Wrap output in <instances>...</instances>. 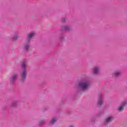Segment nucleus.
I'll return each mask as SVG.
<instances>
[{"instance_id":"3","label":"nucleus","mask_w":127,"mask_h":127,"mask_svg":"<svg viewBox=\"0 0 127 127\" xmlns=\"http://www.w3.org/2000/svg\"><path fill=\"white\" fill-rule=\"evenodd\" d=\"M127 101H126L125 102H124L122 105L118 108V111H119V112H122V111L124 110V108L125 107V106H126V105H127Z\"/></svg>"},{"instance_id":"13","label":"nucleus","mask_w":127,"mask_h":127,"mask_svg":"<svg viewBox=\"0 0 127 127\" xmlns=\"http://www.w3.org/2000/svg\"><path fill=\"white\" fill-rule=\"evenodd\" d=\"M17 38H18V37L17 36V35H15L13 37V40H16Z\"/></svg>"},{"instance_id":"12","label":"nucleus","mask_w":127,"mask_h":127,"mask_svg":"<svg viewBox=\"0 0 127 127\" xmlns=\"http://www.w3.org/2000/svg\"><path fill=\"white\" fill-rule=\"evenodd\" d=\"M30 48L29 45H27V46H25V50H28V49Z\"/></svg>"},{"instance_id":"11","label":"nucleus","mask_w":127,"mask_h":127,"mask_svg":"<svg viewBox=\"0 0 127 127\" xmlns=\"http://www.w3.org/2000/svg\"><path fill=\"white\" fill-rule=\"evenodd\" d=\"M93 72L94 74H97L99 72V67H96L93 69Z\"/></svg>"},{"instance_id":"8","label":"nucleus","mask_w":127,"mask_h":127,"mask_svg":"<svg viewBox=\"0 0 127 127\" xmlns=\"http://www.w3.org/2000/svg\"><path fill=\"white\" fill-rule=\"evenodd\" d=\"M97 104L100 107H101V106H102V105H103V100H102V98H99L98 102H97Z\"/></svg>"},{"instance_id":"2","label":"nucleus","mask_w":127,"mask_h":127,"mask_svg":"<svg viewBox=\"0 0 127 127\" xmlns=\"http://www.w3.org/2000/svg\"><path fill=\"white\" fill-rule=\"evenodd\" d=\"M90 86V83L87 81H82L79 84V88L81 90H87Z\"/></svg>"},{"instance_id":"7","label":"nucleus","mask_w":127,"mask_h":127,"mask_svg":"<svg viewBox=\"0 0 127 127\" xmlns=\"http://www.w3.org/2000/svg\"><path fill=\"white\" fill-rule=\"evenodd\" d=\"M34 35H35V33L34 32L30 33L28 36V39H31V38H32Z\"/></svg>"},{"instance_id":"14","label":"nucleus","mask_w":127,"mask_h":127,"mask_svg":"<svg viewBox=\"0 0 127 127\" xmlns=\"http://www.w3.org/2000/svg\"><path fill=\"white\" fill-rule=\"evenodd\" d=\"M66 20V18H64L63 19V22H64Z\"/></svg>"},{"instance_id":"5","label":"nucleus","mask_w":127,"mask_h":127,"mask_svg":"<svg viewBox=\"0 0 127 127\" xmlns=\"http://www.w3.org/2000/svg\"><path fill=\"white\" fill-rule=\"evenodd\" d=\"M114 120V118L112 117H108L105 121V123L106 124H109V123H111V122H112Z\"/></svg>"},{"instance_id":"1","label":"nucleus","mask_w":127,"mask_h":127,"mask_svg":"<svg viewBox=\"0 0 127 127\" xmlns=\"http://www.w3.org/2000/svg\"><path fill=\"white\" fill-rule=\"evenodd\" d=\"M26 64H27V63L24 62L22 64V69L23 71L20 73L21 80H22V81H24L26 78V70H25V66H26Z\"/></svg>"},{"instance_id":"9","label":"nucleus","mask_w":127,"mask_h":127,"mask_svg":"<svg viewBox=\"0 0 127 127\" xmlns=\"http://www.w3.org/2000/svg\"><path fill=\"white\" fill-rule=\"evenodd\" d=\"M114 76H121V75H122V73H121V72L119 71H116L115 72H114Z\"/></svg>"},{"instance_id":"10","label":"nucleus","mask_w":127,"mask_h":127,"mask_svg":"<svg viewBox=\"0 0 127 127\" xmlns=\"http://www.w3.org/2000/svg\"><path fill=\"white\" fill-rule=\"evenodd\" d=\"M57 122V120H56V119L55 118H53L52 119L51 122H50L51 125H54V124H55V123H56Z\"/></svg>"},{"instance_id":"6","label":"nucleus","mask_w":127,"mask_h":127,"mask_svg":"<svg viewBox=\"0 0 127 127\" xmlns=\"http://www.w3.org/2000/svg\"><path fill=\"white\" fill-rule=\"evenodd\" d=\"M63 30H65L66 31H69L71 28L67 26H64L62 27Z\"/></svg>"},{"instance_id":"4","label":"nucleus","mask_w":127,"mask_h":127,"mask_svg":"<svg viewBox=\"0 0 127 127\" xmlns=\"http://www.w3.org/2000/svg\"><path fill=\"white\" fill-rule=\"evenodd\" d=\"M17 77V73H14L12 77L10 78V82L11 83H14V82L15 81V79H16Z\"/></svg>"}]
</instances>
